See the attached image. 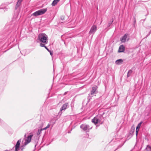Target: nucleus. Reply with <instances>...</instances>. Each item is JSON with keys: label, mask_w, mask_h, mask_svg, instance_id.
I'll use <instances>...</instances> for the list:
<instances>
[{"label": "nucleus", "mask_w": 151, "mask_h": 151, "mask_svg": "<svg viewBox=\"0 0 151 151\" xmlns=\"http://www.w3.org/2000/svg\"><path fill=\"white\" fill-rule=\"evenodd\" d=\"M39 40L41 42V43H42L45 44H46L48 42V37L47 36L45 33L40 34L38 36Z\"/></svg>", "instance_id": "f257e3e1"}, {"label": "nucleus", "mask_w": 151, "mask_h": 151, "mask_svg": "<svg viewBox=\"0 0 151 151\" xmlns=\"http://www.w3.org/2000/svg\"><path fill=\"white\" fill-rule=\"evenodd\" d=\"M104 118L101 115H98L92 120V122L95 124H102L103 122Z\"/></svg>", "instance_id": "f03ea898"}, {"label": "nucleus", "mask_w": 151, "mask_h": 151, "mask_svg": "<svg viewBox=\"0 0 151 151\" xmlns=\"http://www.w3.org/2000/svg\"><path fill=\"white\" fill-rule=\"evenodd\" d=\"M80 128L83 131L86 132H88L92 129V127H90L88 124H82L80 126Z\"/></svg>", "instance_id": "7ed1b4c3"}, {"label": "nucleus", "mask_w": 151, "mask_h": 151, "mask_svg": "<svg viewBox=\"0 0 151 151\" xmlns=\"http://www.w3.org/2000/svg\"><path fill=\"white\" fill-rule=\"evenodd\" d=\"M19 2V0H17V4L16 5L15 9L14 15L13 17V19H16L17 18L19 13V5L18 3Z\"/></svg>", "instance_id": "20e7f679"}, {"label": "nucleus", "mask_w": 151, "mask_h": 151, "mask_svg": "<svg viewBox=\"0 0 151 151\" xmlns=\"http://www.w3.org/2000/svg\"><path fill=\"white\" fill-rule=\"evenodd\" d=\"M33 136V135L31 134L29 135L27 139H25V142L23 144V146H25L26 145L29 144L31 141L32 137Z\"/></svg>", "instance_id": "39448f33"}, {"label": "nucleus", "mask_w": 151, "mask_h": 151, "mask_svg": "<svg viewBox=\"0 0 151 151\" xmlns=\"http://www.w3.org/2000/svg\"><path fill=\"white\" fill-rule=\"evenodd\" d=\"M97 27L96 26L93 25L91 27L89 33L90 35L92 34H94L96 31Z\"/></svg>", "instance_id": "423d86ee"}, {"label": "nucleus", "mask_w": 151, "mask_h": 151, "mask_svg": "<svg viewBox=\"0 0 151 151\" xmlns=\"http://www.w3.org/2000/svg\"><path fill=\"white\" fill-rule=\"evenodd\" d=\"M50 124H48L46 127L43 129H39L37 132V136H38L39 137H40V135L42 131L43 130H46V129H47V128H49L50 127Z\"/></svg>", "instance_id": "0eeeda50"}, {"label": "nucleus", "mask_w": 151, "mask_h": 151, "mask_svg": "<svg viewBox=\"0 0 151 151\" xmlns=\"http://www.w3.org/2000/svg\"><path fill=\"white\" fill-rule=\"evenodd\" d=\"M68 106V104L66 103L63 105L62 107L60 109V111L59 112V114H62V111H65V110L67 108Z\"/></svg>", "instance_id": "6e6552de"}, {"label": "nucleus", "mask_w": 151, "mask_h": 151, "mask_svg": "<svg viewBox=\"0 0 151 151\" xmlns=\"http://www.w3.org/2000/svg\"><path fill=\"white\" fill-rule=\"evenodd\" d=\"M97 87L96 86L93 87L92 88V90L91 91L90 94L91 95H93V94H96L97 93Z\"/></svg>", "instance_id": "1a4fd4ad"}, {"label": "nucleus", "mask_w": 151, "mask_h": 151, "mask_svg": "<svg viewBox=\"0 0 151 151\" xmlns=\"http://www.w3.org/2000/svg\"><path fill=\"white\" fill-rule=\"evenodd\" d=\"M134 125H133L131 127V129L129 132V136H131V137L132 136L133 134L134 131Z\"/></svg>", "instance_id": "9d476101"}, {"label": "nucleus", "mask_w": 151, "mask_h": 151, "mask_svg": "<svg viewBox=\"0 0 151 151\" xmlns=\"http://www.w3.org/2000/svg\"><path fill=\"white\" fill-rule=\"evenodd\" d=\"M128 35L127 34H126L122 37L120 39V41L122 42H125L126 39L127 38Z\"/></svg>", "instance_id": "9b49d317"}, {"label": "nucleus", "mask_w": 151, "mask_h": 151, "mask_svg": "<svg viewBox=\"0 0 151 151\" xmlns=\"http://www.w3.org/2000/svg\"><path fill=\"white\" fill-rule=\"evenodd\" d=\"M47 11V8L42 9L38 10L40 15L44 14Z\"/></svg>", "instance_id": "f8f14e48"}, {"label": "nucleus", "mask_w": 151, "mask_h": 151, "mask_svg": "<svg viewBox=\"0 0 151 151\" xmlns=\"http://www.w3.org/2000/svg\"><path fill=\"white\" fill-rule=\"evenodd\" d=\"M124 51V47L123 45H120L119 48V49L118 51L119 52H123Z\"/></svg>", "instance_id": "ddd939ff"}, {"label": "nucleus", "mask_w": 151, "mask_h": 151, "mask_svg": "<svg viewBox=\"0 0 151 151\" xmlns=\"http://www.w3.org/2000/svg\"><path fill=\"white\" fill-rule=\"evenodd\" d=\"M142 123V122H141L139 123V124H138V125L136 127V135L137 136V135L138 132L139 131V129L141 126Z\"/></svg>", "instance_id": "4468645a"}, {"label": "nucleus", "mask_w": 151, "mask_h": 151, "mask_svg": "<svg viewBox=\"0 0 151 151\" xmlns=\"http://www.w3.org/2000/svg\"><path fill=\"white\" fill-rule=\"evenodd\" d=\"M15 151H19V140H18L17 142V144L15 146Z\"/></svg>", "instance_id": "2eb2a0df"}, {"label": "nucleus", "mask_w": 151, "mask_h": 151, "mask_svg": "<svg viewBox=\"0 0 151 151\" xmlns=\"http://www.w3.org/2000/svg\"><path fill=\"white\" fill-rule=\"evenodd\" d=\"M123 62V60L122 59H119L117 60L115 62V63L117 65H121L122 63Z\"/></svg>", "instance_id": "dca6fc26"}, {"label": "nucleus", "mask_w": 151, "mask_h": 151, "mask_svg": "<svg viewBox=\"0 0 151 151\" xmlns=\"http://www.w3.org/2000/svg\"><path fill=\"white\" fill-rule=\"evenodd\" d=\"M45 45L42 43H40V46L41 47H44L48 51H50V50L47 47L45 46Z\"/></svg>", "instance_id": "f3484780"}, {"label": "nucleus", "mask_w": 151, "mask_h": 151, "mask_svg": "<svg viewBox=\"0 0 151 151\" xmlns=\"http://www.w3.org/2000/svg\"><path fill=\"white\" fill-rule=\"evenodd\" d=\"M32 15L35 17H36L37 16L40 15L38 11H37L36 12L32 14Z\"/></svg>", "instance_id": "a211bd4d"}, {"label": "nucleus", "mask_w": 151, "mask_h": 151, "mask_svg": "<svg viewBox=\"0 0 151 151\" xmlns=\"http://www.w3.org/2000/svg\"><path fill=\"white\" fill-rule=\"evenodd\" d=\"M58 2V1H57L56 0H54L52 4V6H55Z\"/></svg>", "instance_id": "6ab92c4d"}, {"label": "nucleus", "mask_w": 151, "mask_h": 151, "mask_svg": "<svg viewBox=\"0 0 151 151\" xmlns=\"http://www.w3.org/2000/svg\"><path fill=\"white\" fill-rule=\"evenodd\" d=\"M132 70H129L128 71L127 75V77H128L130 76V75L132 73Z\"/></svg>", "instance_id": "aec40b11"}, {"label": "nucleus", "mask_w": 151, "mask_h": 151, "mask_svg": "<svg viewBox=\"0 0 151 151\" xmlns=\"http://www.w3.org/2000/svg\"><path fill=\"white\" fill-rule=\"evenodd\" d=\"M146 149L147 151H150L151 148L150 147L149 145H147L146 148Z\"/></svg>", "instance_id": "412c9836"}, {"label": "nucleus", "mask_w": 151, "mask_h": 151, "mask_svg": "<svg viewBox=\"0 0 151 151\" xmlns=\"http://www.w3.org/2000/svg\"><path fill=\"white\" fill-rule=\"evenodd\" d=\"M113 21H114L113 19H111V22H109L108 23V27H110V26L112 24V23L113 22Z\"/></svg>", "instance_id": "4be33fe9"}, {"label": "nucleus", "mask_w": 151, "mask_h": 151, "mask_svg": "<svg viewBox=\"0 0 151 151\" xmlns=\"http://www.w3.org/2000/svg\"><path fill=\"white\" fill-rule=\"evenodd\" d=\"M65 17L64 16H62L61 17L60 19H61L62 20H63L65 19Z\"/></svg>", "instance_id": "5701e85b"}, {"label": "nucleus", "mask_w": 151, "mask_h": 151, "mask_svg": "<svg viewBox=\"0 0 151 151\" xmlns=\"http://www.w3.org/2000/svg\"><path fill=\"white\" fill-rule=\"evenodd\" d=\"M122 145H119L118 146V147L115 150V151H116V150H117L118 148L121 147H122Z\"/></svg>", "instance_id": "b1692460"}, {"label": "nucleus", "mask_w": 151, "mask_h": 151, "mask_svg": "<svg viewBox=\"0 0 151 151\" xmlns=\"http://www.w3.org/2000/svg\"><path fill=\"white\" fill-rule=\"evenodd\" d=\"M20 144V143H19V144ZM24 149V148L22 147V146H21V147H19V150L20 149H21V150L22 151L23 150V149Z\"/></svg>", "instance_id": "393cba45"}, {"label": "nucleus", "mask_w": 151, "mask_h": 151, "mask_svg": "<svg viewBox=\"0 0 151 151\" xmlns=\"http://www.w3.org/2000/svg\"><path fill=\"white\" fill-rule=\"evenodd\" d=\"M49 52H50V55H52V52H51L50 51H49Z\"/></svg>", "instance_id": "a878e982"}, {"label": "nucleus", "mask_w": 151, "mask_h": 151, "mask_svg": "<svg viewBox=\"0 0 151 151\" xmlns=\"http://www.w3.org/2000/svg\"><path fill=\"white\" fill-rule=\"evenodd\" d=\"M22 0H19V3L22 2Z\"/></svg>", "instance_id": "bb28decb"}, {"label": "nucleus", "mask_w": 151, "mask_h": 151, "mask_svg": "<svg viewBox=\"0 0 151 151\" xmlns=\"http://www.w3.org/2000/svg\"><path fill=\"white\" fill-rule=\"evenodd\" d=\"M151 33V30L149 32V35H150Z\"/></svg>", "instance_id": "cd10ccee"}, {"label": "nucleus", "mask_w": 151, "mask_h": 151, "mask_svg": "<svg viewBox=\"0 0 151 151\" xmlns=\"http://www.w3.org/2000/svg\"><path fill=\"white\" fill-rule=\"evenodd\" d=\"M6 8H4V11H5V10H6Z\"/></svg>", "instance_id": "c85d7f7f"}, {"label": "nucleus", "mask_w": 151, "mask_h": 151, "mask_svg": "<svg viewBox=\"0 0 151 151\" xmlns=\"http://www.w3.org/2000/svg\"><path fill=\"white\" fill-rule=\"evenodd\" d=\"M60 0H56L57 1H58V2L60 1Z\"/></svg>", "instance_id": "c756f323"}, {"label": "nucleus", "mask_w": 151, "mask_h": 151, "mask_svg": "<svg viewBox=\"0 0 151 151\" xmlns=\"http://www.w3.org/2000/svg\"><path fill=\"white\" fill-rule=\"evenodd\" d=\"M1 8H0V9H1Z\"/></svg>", "instance_id": "7c9ffc66"}]
</instances>
